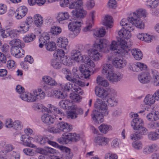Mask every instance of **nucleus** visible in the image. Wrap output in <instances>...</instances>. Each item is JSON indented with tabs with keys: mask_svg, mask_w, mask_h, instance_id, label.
I'll return each instance as SVG.
<instances>
[{
	"mask_svg": "<svg viewBox=\"0 0 159 159\" xmlns=\"http://www.w3.org/2000/svg\"><path fill=\"white\" fill-rule=\"evenodd\" d=\"M148 13L145 9L142 8L139 9L135 11L130 14V17H129V21L131 24L134 25L137 28L140 29H143L145 25L144 23L140 20V18L146 17Z\"/></svg>",
	"mask_w": 159,
	"mask_h": 159,
	"instance_id": "20e7f679",
	"label": "nucleus"
},
{
	"mask_svg": "<svg viewBox=\"0 0 159 159\" xmlns=\"http://www.w3.org/2000/svg\"><path fill=\"white\" fill-rule=\"evenodd\" d=\"M147 119L150 121H156L159 119V112L152 111L147 116Z\"/></svg>",
	"mask_w": 159,
	"mask_h": 159,
	"instance_id": "393cba45",
	"label": "nucleus"
},
{
	"mask_svg": "<svg viewBox=\"0 0 159 159\" xmlns=\"http://www.w3.org/2000/svg\"><path fill=\"white\" fill-rule=\"evenodd\" d=\"M96 108L101 110V112L95 110L92 115V118L94 121L97 123H101L103 121V116L107 115L109 112L107 105L101 99H97L94 104Z\"/></svg>",
	"mask_w": 159,
	"mask_h": 159,
	"instance_id": "7ed1b4c3",
	"label": "nucleus"
},
{
	"mask_svg": "<svg viewBox=\"0 0 159 159\" xmlns=\"http://www.w3.org/2000/svg\"><path fill=\"white\" fill-rule=\"evenodd\" d=\"M34 22L35 25L38 27H41L43 22V18L40 14H36L34 16Z\"/></svg>",
	"mask_w": 159,
	"mask_h": 159,
	"instance_id": "5701e85b",
	"label": "nucleus"
},
{
	"mask_svg": "<svg viewBox=\"0 0 159 159\" xmlns=\"http://www.w3.org/2000/svg\"><path fill=\"white\" fill-rule=\"evenodd\" d=\"M110 8H115L117 6V2L116 0H109L108 4Z\"/></svg>",
	"mask_w": 159,
	"mask_h": 159,
	"instance_id": "338daca9",
	"label": "nucleus"
},
{
	"mask_svg": "<svg viewBox=\"0 0 159 159\" xmlns=\"http://www.w3.org/2000/svg\"><path fill=\"white\" fill-rule=\"evenodd\" d=\"M107 102L111 106H113L116 105L117 101L114 97H112L109 98L107 100Z\"/></svg>",
	"mask_w": 159,
	"mask_h": 159,
	"instance_id": "680f3d73",
	"label": "nucleus"
},
{
	"mask_svg": "<svg viewBox=\"0 0 159 159\" xmlns=\"http://www.w3.org/2000/svg\"><path fill=\"white\" fill-rule=\"evenodd\" d=\"M9 44L12 47L21 48V41L19 39H16L10 41Z\"/></svg>",
	"mask_w": 159,
	"mask_h": 159,
	"instance_id": "79ce46f5",
	"label": "nucleus"
},
{
	"mask_svg": "<svg viewBox=\"0 0 159 159\" xmlns=\"http://www.w3.org/2000/svg\"><path fill=\"white\" fill-rule=\"evenodd\" d=\"M64 54V51L62 49H58L55 53V55L57 58H61L63 56Z\"/></svg>",
	"mask_w": 159,
	"mask_h": 159,
	"instance_id": "0e129e2a",
	"label": "nucleus"
},
{
	"mask_svg": "<svg viewBox=\"0 0 159 159\" xmlns=\"http://www.w3.org/2000/svg\"><path fill=\"white\" fill-rule=\"evenodd\" d=\"M46 48L47 50L50 51H52L56 49V46L55 43L49 42L45 44Z\"/></svg>",
	"mask_w": 159,
	"mask_h": 159,
	"instance_id": "37998d69",
	"label": "nucleus"
},
{
	"mask_svg": "<svg viewBox=\"0 0 159 159\" xmlns=\"http://www.w3.org/2000/svg\"><path fill=\"white\" fill-rule=\"evenodd\" d=\"M53 94V96L57 98L62 99L64 98L65 97L63 92L59 90L54 91Z\"/></svg>",
	"mask_w": 159,
	"mask_h": 159,
	"instance_id": "de8ad7c7",
	"label": "nucleus"
},
{
	"mask_svg": "<svg viewBox=\"0 0 159 159\" xmlns=\"http://www.w3.org/2000/svg\"><path fill=\"white\" fill-rule=\"evenodd\" d=\"M110 126L104 124H102L98 127V129L101 133L105 134L107 133L109 130Z\"/></svg>",
	"mask_w": 159,
	"mask_h": 159,
	"instance_id": "c03bdc74",
	"label": "nucleus"
},
{
	"mask_svg": "<svg viewBox=\"0 0 159 159\" xmlns=\"http://www.w3.org/2000/svg\"><path fill=\"white\" fill-rule=\"evenodd\" d=\"M158 149L156 145L152 144L145 147L143 149V152L146 154H149Z\"/></svg>",
	"mask_w": 159,
	"mask_h": 159,
	"instance_id": "a878e982",
	"label": "nucleus"
},
{
	"mask_svg": "<svg viewBox=\"0 0 159 159\" xmlns=\"http://www.w3.org/2000/svg\"><path fill=\"white\" fill-rule=\"evenodd\" d=\"M50 39L49 37L47 35L41 36H40L39 39V47L42 48L43 45L46 44L47 41L48 40Z\"/></svg>",
	"mask_w": 159,
	"mask_h": 159,
	"instance_id": "ea45409f",
	"label": "nucleus"
},
{
	"mask_svg": "<svg viewBox=\"0 0 159 159\" xmlns=\"http://www.w3.org/2000/svg\"><path fill=\"white\" fill-rule=\"evenodd\" d=\"M109 51L108 42L105 39L97 40L93 44V48L88 50L89 57L95 61L102 59V56L99 52L107 53Z\"/></svg>",
	"mask_w": 159,
	"mask_h": 159,
	"instance_id": "f03ea898",
	"label": "nucleus"
},
{
	"mask_svg": "<svg viewBox=\"0 0 159 159\" xmlns=\"http://www.w3.org/2000/svg\"><path fill=\"white\" fill-rule=\"evenodd\" d=\"M102 73L106 76L114 71L112 66L108 63L104 64L102 65Z\"/></svg>",
	"mask_w": 159,
	"mask_h": 159,
	"instance_id": "aec40b11",
	"label": "nucleus"
},
{
	"mask_svg": "<svg viewBox=\"0 0 159 159\" xmlns=\"http://www.w3.org/2000/svg\"><path fill=\"white\" fill-rule=\"evenodd\" d=\"M103 24L109 28H111L113 26L112 18L111 16L107 15L105 18L103 22Z\"/></svg>",
	"mask_w": 159,
	"mask_h": 159,
	"instance_id": "473e14b6",
	"label": "nucleus"
},
{
	"mask_svg": "<svg viewBox=\"0 0 159 159\" xmlns=\"http://www.w3.org/2000/svg\"><path fill=\"white\" fill-rule=\"evenodd\" d=\"M129 67L130 70L133 71L138 72L145 69L147 66L143 63L137 62L135 64H130Z\"/></svg>",
	"mask_w": 159,
	"mask_h": 159,
	"instance_id": "9b49d317",
	"label": "nucleus"
},
{
	"mask_svg": "<svg viewBox=\"0 0 159 159\" xmlns=\"http://www.w3.org/2000/svg\"><path fill=\"white\" fill-rule=\"evenodd\" d=\"M42 80L45 84L50 85H55L57 84L55 80L49 76H44L42 78Z\"/></svg>",
	"mask_w": 159,
	"mask_h": 159,
	"instance_id": "2f4dec72",
	"label": "nucleus"
},
{
	"mask_svg": "<svg viewBox=\"0 0 159 159\" xmlns=\"http://www.w3.org/2000/svg\"><path fill=\"white\" fill-rule=\"evenodd\" d=\"M36 38V35L33 33H30L25 35L23 38V40L25 43H29L34 40Z\"/></svg>",
	"mask_w": 159,
	"mask_h": 159,
	"instance_id": "e433bc0d",
	"label": "nucleus"
},
{
	"mask_svg": "<svg viewBox=\"0 0 159 159\" xmlns=\"http://www.w3.org/2000/svg\"><path fill=\"white\" fill-rule=\"evenodd\" d=\"M134 27L128 29H121L118 34L120 38L117 41L113 40L110 45V49L116 54L124 55L128 53L129 51V47L132 44L130 40L131 36V32L134 30Z\"/></svg>",
	"mask_w": 159,
	"mask_h": 159,
	"instance_id": "f257e3e1",
	"label": "nucleus"
},
{
	"mask_svg": "<svg viewBox=\"0 0 159 159\" xmlns=\"http://www.w3.org/2000/svg\"><path fill=\"white\" fill-rule=\"evenodd\" d=\"M138 79L141 83L146 84L150 82L151 77L149 73L143 72L139 75Z\"/></svg>",
	"mask_w": 159,
	"mask_h": 159,
	"instance_id": "2eb2a0df",
	"label": "nucleus"
},
{
	"mask_svg": "<svg viewBox=\"0 0 159 159\" xmlns=\"http://www.w3.org/2000/svg\"><path fill=\"white\" fill-rule=\"evenodd\" d=\"M157 130L155 132H151L148 135L149 138L152 140H155L158 139Z\"/></svg>",
	"mask_w": 159,
	"mask_h": 159,
	"instance_id": "4d7b16f0",
	"label": "nucleus"
},
{
	"mask_svg": "<svg viewBox=\"0 0 159 159\" xmlns=\"http://www.w3.org/2000/svg\"><path fill=\"white\" fill-rule=\"evenodd\" d=\"M105 159H117L118 156L115 154L108 153L105 154Z\"/></svg>",
	"mask_w": 159,
	"mask_h": 159,
	"instance_id": "bf43d9fd",
	"label": "nucleus"
},
{
	"mask_svg": "<svg viewBox=\"0 0 159 159\" xmlns=\"http://www.w3.org/2000/svg\"><path fill=\"white\" fill-rule=\"evenodd\" d=\"M32 137H28L25 135H22L21 137V141L22 143L25 146L29 147L34 148L35 146L31 143L30 139H32Z\"/></svg>",
	"mask_w": 159,
	"mask_h": 159,
	"instance_id": "b1692460",
	"label": "nucleus"
},
{
	"mask_svg": "<svg viewBox=\"0 0 159 159\" xmlns=\"http://www.w3.org/2000/svg\"><path fill=\"white\" fill-rule=\"evenodd\" d=\"M121 25L123 26L122 29H128L131 27H134L132 24H131V21H129V17L127 20L125 19H123L120 22Z\"/></svg>",
	"mask_w": 159,
	"mask_h": 159,
	"instance_id": "7c9ffc66",
	"label": "nucleus"
},
{
	"mask_svg": "<svg viewBox=\"0 0 159 159\" xmlns=\"http://www.w3.org/2000/svg\"><path fill=\"white\" fill-rule=\"evenodd\" d=\"M20 28L21 30V31L23 33H25L28 31L29 29V26L26 24H22L20 26Z\"/></svg>",
	"mask_w": 159,
	"mask_h": 159,
	"instance_id": "e2e57ef3",
	"label": "nucleus"
},
{
	"mask_svg": "<svg viewBox=\"0 0 159 159\" xmlns=\"http://www.w3.org/2000/svg\"><path fill=\"white\" fill-rule=\"evenodd\" d=\"M153 83L155 85L159 86V75H153Z\"/></svg>",
	"mask_w": 159,
	"mask_h": 159,
	"instance_id": "774afa93",
	"label": "nucleus"
},
{
	"mask_svg": "<svg viewBox=\"0 0 159 159\" xmlns=\"http://www.w3.org/2000/svg\"><path fill=\"white\" fill-rule=\"evenodd\" d=\"M7 67L9 69H13L16 66V62L13 60H9L7 62Z\"/></svg>",
	"mask_w": 159,
	"mask_h": 159,
	"instance_id": "3c124183",
	"label": "nucleus"
},
{
	"mask_svg": "<svg viewBox=\"0 0 159 159\" xmlns=\"http://www.w3.org/2000/svg\"><path fill=\"white\" fill-rule=\"evenodd\" d=\"M112 64L116 67L120 69L126 66V61L123 58L116 57L113 60Z\"/></svg>",
	"mask_w": 159,
	"mask_h": 159,
	"instance_id": "f8f14e48",
	"label": "nucleus"
},
{
	"mask_svg": "<svg viewBox=\"0 0 159 159\" xmlns=\"http://www.w3.org/2000/svg\"><path fill=\"white\" fill-rule=\"evenodd\" d=\"M66 78V79L69 81H71L72 83L74 82H77V84L81 86H85V84L84 82H82L81 81L75 79L70 77L68 75H67Z\"/></svg>",
	"mask_w": 159,
	"mask_h": 159,
	"instance_id": "a19ab883",
	"label": "nucleus"
},
{
	"mask_svg": "<svg viewBox=\"0 0 159 159\" xmlns=\"http://www.w3.org/2000/svg\"><path fill=\"white\" fill-rule=\"evenodd\" d=\"M51 65L55 69H60L63 65L61 58H59L53 59L51 61Z\"/></svg>",
	"mask_w": 159,
	"mask_h": 159,
	"instance_id": "c85d7f7f",
	"label": "nucleus"
},
{
	"mask_svg": "<svg viewBox=\"0 0 159 159\" xmlns=\"http://www.w3.org/2000/svg\"><path fill=\"white\" fill-rule=\"evenodd\" d=\"M106 31L104 29H99L95 30L93 32L94 35L98 37H102L105 34Z\"/></svg>",
	"mask_w": 159,
	"mask_h": 159,
	"instance_id": "4c0bfd02",
	"label": "nucleus"
},
{
	"mask_svg": "<svg viewBox=\"0 0 159 159\" xmlns=\"http://www.w3.org/2000/svg\"><path fill=\"white\" fill-rule=\"evenodd\" d=\"M28 11V8L25 6L19 7L15 12L16 17L18 19H20L25 16Z\"/></svg>",
	"mask_w": 159,
	"mask_h": 159,
	"instance_id": "9d476101",
	"label": "nucleus"
},
{
	"mask_svg": "<svg viewBox=\"0 0 159 159\" xmlns=\"http://www.w3.org/2000/svg\"><path fill=\"white\" fill-rule=\"evenodd\" d=\"M71 134L70 133L66 134H63L62 135V138L63 139V141L65 143H67L69 142L72 140V138H71Z\"/></svg>",
	"mask_w": 159,
	"mask_h": 159,
	"instance_id": "603ef678",
	"label": "nucleus"
},
{
	"mask_svg": "<svg viewBox=\"0 0 159 159\" xmlns=\"http://www.w3.org/2000/svg\"><path fill=\"white\" fill-rule=\"evenodd\" d=\"M74 104L72 102H70L68 100H62L59 102V105L61 108L63 109H68L71 108V109L73 110V109L76 108L75 106H73Z\"/></svg>",
	"mask_w": 159,
	"mask_h": 159,
	"instance_id": "dca6fc26",
	"label": "nucleus"
},
{
	"mask_svg": "<svg viewBox=\"0 0 159 159\" xmlns=\"http://www.w3.org/2000/svg\"><path fill=\"white\" fill-rule=\"evenodd\" d=\"M78 84H77V82H74L71 84V91L74 92H78L79 90H81V89L79 87Z\"/></svg>",
	"mask_w": 159,
	"mask_h": 159,
	"instance_id": "5fc2aeb1",
	"label": "nucleus"
},
{
	"mask_svg": "<svg viewBox=\"0 0 159 159\" xmlns=\"http://www.w3.org/2000/svg\"><path fill=\"white\" fill-rule=\"evenodd\" d=\"M131 53L134 58L136 60H140L143 58L142 52L139 49H133L131 51Z\"/></svg>",
	"mask_w": 159,
	"mask_h": 159,
	"instance_id": "cd10ccee",
	"label": "nucleus"
},
{
	"mask_svg": "<svg viewBox=\"0 0 159 159\" xmlns=\"http://www.w3.org/2000/svg\"><path fill=\"white\" fill-rule=\"evenodd\" d=\"M96 80L98 84L102 86L107 87L109 85V84L108 81L100 76H98Z\"/></svg>",
	"mask_w": 159,
	"mask_h": 159,
	"instance_id": "f704fd0d",
	"label": "nucleus"
},
{
	"mask_svg": "<svg viewBox=\"0 0 159 159\" xmlns=\"http://www.w3.org/2000/svg\"><path fill=\"white\" fill-rule=\"evenodd\" d=\"M40 144L42 145H43L47 143L55 147H58V145L56 143L50 141L47 138H42L41 140L39 141Z\"/></svg>",
	"mask_w": 159,
	"mask_h": 159,
	"instance_id": "72a5a7b5",
	"label": "nucleus"
},
{
	"mask_svg": "<svg viewBox=\"0 0 159 159\" xmlns=\"http://www.w3.org/2000/svg\"><path fill=\"white\" fill-rule=\"evenodd\" d=\"M152 40V36L148 34H144L143 41L148 43L151 42Z\"/></svg>",
	"mask_w": 159,
	"mask_h": 159,
	"instance_id": "052dcab7",
	"label": "nucleus"
},
{
	"mask_svg": "<svg viewBox=\"0 0 159 159\" xmlns=\"http://www.w3.org/2000/svg\"><path fill=\"white\" fill-rule=\"evenodd\" d=\"M106 76L107 79L112 82H117L121 79L120 76L114 73V71Z\"/></svg>",
	"mask_w": 159,
	"mask_h": 159,
	"instance_id": "bb28decb",
	"label": "nucleus"
},
{
	"mask_svg": "<svg viewBox=\"0 0 159 159\" xmlns=\"http://www.w3.org/2000/svg\"><path fill=\"white\" fill-rule=\"evenodd\" d=\"M9 46L7 44H4L1 48L2 52L4 54H7L9 52Z\"/></svg>",
	"mask_w": 159,
	"mask_h": 159,
	"instance_id": "69168bd1",
	"label": "nucleus"
},
{
	"mask_svg": "<svg viewBox=\"0 0 159 159\" xmlns=\"http://www.w3.org/2000/svg\"><path fill=\"white\" fill-rule=\"evenodd\" d=\"M72 13L75 18H81L84 17L87 14L86 11L81 8L73 11Z\"/></svg>",
	"mask_w": 159,
	"mask_h": 159,
	"instance_id": "412c9836",
	"label": "nucleus"
},
{
	"mask_svg": "<svg viewBox=\"0 0 159 159\" xmlns=\"http://www.w3.org/2000/svg\"><path fill=\"white\" fill-rule=\"evenodd\" d=\"M45 93L41 89H34L31 93L25 92L21 95V98L25 101L33 102L43 99Z\"/></svg>",
	"mask_w": 159,
	"mask_h": 159,
	"instance_id": "39448f33",
	"label": "nucleus"
},
{
	"mask_svg": "<svg viewBox=\"0 0 159 159\" xmlns=\"http://www.w3.org/2000/svg\"><path fill=\"white\" fill-rule=\"evenodd\" d=\"M85 56L82 55L81 52L77 50H73L70 53L71 59L77 62L82 63Z\"/></svg>",
	"mask_w": 159,
	"mask_h": 159,
	"instance_id": "6e6552de",
	"label": "nucleus"
},
{
	"mask_svg": "<svg viewBox=\"0 0 159 159\" xmlns=\"http://www.w3.org/2000/svg\"><path fill=\"white\" fill-rule=\"evenodd\" d=\"M70 111L68 112L67 115V118L70 119H75L77 117V114L75 110H72L71 108L68 109Z\"/></svg>",
	"mask_w": 159,
	"mask_h": 159,
	"instance_id": "8fccbe9b",
	"label": "nucleus"
},
{
	"mask_svg": "<svg viewBox=\"0 0 159 159\" xmlns=\"http://www.w3.org/2000/svg\"><path fill=\"white\" fill-rule=\"evenodd\" d=\"M80 70L84 76V78H87L90 76V72L85 66L82 65L80 67Z\"/></svg>",
	"mask_w": 159,
	"mask_h": 159,
	"instance_id": "c9c22d12",
	"label": "nucleus"
},
{
	"mask_svg": "<svg viewBox=\"0 0 159 159\" xmlns=\"http://www.w3.org/2000/svg\"><path fill=\"white\" fill-rule=\"evenodd\" d=\"M70 98L72 102H79L81 99V97L79 95L74 93H70Z\"/></svg>",
	"mask_w": 159,
	"mask_h": 159,
	"instance_id": "a18cd8bd",
	"label": "nucleus"
},
{
	"mask_svg": "<svg viewBox=\"0 0 159 159\" xmlns=\"http://www.w3.org/2000/svg\"><path fill=\"white\" fill-rule=\"evenodd\" d=\"M155 99L153 96L151 94H148L145 98L144 102L146 105H151L155 102Z\"/></svg>",
	"mask_w": 159,
	"mask_h": 159,
	"instance_id": "c756f323",
	"label": "nucleus"
},
{
	"mask_svg": "<svg viewBox=\"0 0 159 159\" xmlns=\"http://www.w3.org/2000/svg\"><path fill=\"white\" fill-rule=\"evenodd\" d=\"M51 33L52 34H58L61 32V29L60 27L53 26L50 30Z\"/></svg>",
	"mask_w": 159,
	"mask_h": 159,
	"instance_id": "6e6d98bb",
	"label": "nucleus"
},
{
	"mask_svg": "<svg viewBox=\"0 0 159 159\" xmlns=\"http://www.w3.org/2000/svg\"><path fill=\"white\" fill-rule=\"evenodd\" d=\"M109 141L108 138L101 136L97 137L95 139V143L99 145H106L108 143Z\"/></svg>",
	"mask_w": 159,
	"mask_h": 159,
	"instance_id": "6ab92c4d",
	"label": "nucleus"
},
{
	"mask_svg": "<svg viewBox=\"0 0 159 159\" xmlns=\"http://www.w3.org/2000/svg\"><path fill=\"white\" fill-rule=\"evenodd\" d=\"M49 109L47 113L43 114L41 117L42 121L48 125L53 124L55 120V116L58 114L63 115V113L59 110H57L55 106L51 105H49Z\"/></svg>",
	"mask_w": 159,
	"mask_h": 159,
	"instance_id": "423d86ee",
	"label": "nucleus"
},
{
	"mask_svg": "<svg viewBox=\"0 0 159 159\" xmlns=\"http://www.w3.org/2000/svg\"><path fill=\"white\" fill-rule=\"evenodd\" d=\"M82 23L78 20L69 23L68 25L69 29L73 32L75 34H77L80 33V27L81 26Z\"/></svg>",
	"mask_w": 159,
	"mask_h": 159,
	"instance_id": "1a4fd4ad",
	"label": "nucleus"
},
{
	"mask_svg": "<svg viewBox=\"0 0 159 159\" xmlns=\"http://www.w3.org/2000/svg\"><path fill=\"white\" fill-rule=\"evenodd\" d=\"M96 94L99 97L102 98H106L108 95V92L103 88L96 86L95 90Z\"/></svg>",
	"mask_w": 159,
	"mask_h": 159,
	"instance_id": "f3484780",
	"label": "nucleus"
},
{
	"mask_svg": "<svg viewBox=\"0 0 159 159\" xmlns=\"http://www.w3.org/2000/svg\"><path fill=\"white\" fill-rule=\"evenodd\" d=\"M133 147L135 149L139 150L142 148L143 144L140 141H134L132 143Z\"/></svg>",
	"mask_w": 159,
	"mask_h": 159,
	"instance_id": "864d4df0",
	"label": "nucleus"
},
{
	"mask_svg": "<svg viewBox=\"0 0 159 159\" xmlns=\"http://www.w3.org/2000/svg\"><path fill=\"white\" fill-rule=\"evenodd\" d=\"M85 59H83V61L82 62L84 63L85 65V66L88 67H94L95 66V65L93 61L90 59L88 57H86L85 56Z\"/></svg>",
	"mask_w": 159,
	"mask_h": 159,
	"instance_id": "58836bf2",
	"label": "nucleus"
},
{
	"mask_svg": "<svg viewBox=\"0 0 159 159\" xmlns=\"http://www.w3.org/2000/svg\"><path fill=\"white\" fill-rule=\"evenodd\" d=\"M70 15L66 11L60 12L57 15L56 18L58 22L60 23H62L63 21L69 19Z\"/></svg>",
	"mask_w": 159,
	"mask_h": 159,
	"instance_id": "a211bd4d",
	"label": "nucleus"
},
{
	"mask_svg": "<svg viewBox=\"0 0 159 159\" xmlns=\"http://www.w3.org/2000/svg\"><path fill=\"white\" fill-rule=\"evenodd\" d=\"M157 0H148L147 2V5L152 8H155L158 5Z\"/></svg>",
	"mask_w": 159,
	"mask_h": 159,
	"instance_id": "49530a36",
	"label": "nucleus"
},
{
	"mask_svg": "<svg viewBox=\"0 0 159 159\" xmlns=\"http://www.w3.org/2000/svg\"><path fill=\"white\" fill-rule=\"evenodd\" d=\"M67 39L65 37H60L57 41V45L58 47L64 49H66L68 44Z\"/></svg>",
	"mask_w": 159,
	"mask_h": 159,
	"instance_id": "4be33fe9",
	"label": "nucleus"
},
{
	"mask_svg": "<svg viewBox=\"0 0 159 159\" xmlns=\"http://www.w3.org/2000/svg\"><path fill=\"white\" fill-rule=\"evenodd\" d=\"M72 129V126L64 122H61L57 124L56 128H51L50 129L51 132L54 133H57L61 132H67Z\"/></svg>",
	"mask_w": 159,
	"mask_h": 159,
	"instance_id": "0eeeda50",
	"label": "nucleus"
},
{
	"mask_svg": "<svg viewBox=\"0 0 159 159\" xmlns=\"http://www.w3.org/2000/svg\"><path fill=\"white\" fill-rule=\"evenodd\" d=\"M9 36L11 38L16 37L19 33V31L16 30H11L9 29Z\"/></svg>",
	"mask_w": 159,
	"mask_h": 159,
	"instance_id": "13d9d810",
	"label": "nucleus"
},
{
	"mask_svg": "<svg viewBox=\"0 0 159 159\" xmlns=\"http://www.w3.org/2000/svg\"><path fill=\"white\" fill-rule=\"evenodd\" d=\"M131 116L134 117L131 125L133 127L134 130H135L137 127L143 125V122L141 119L137 117L138 115L137 114H132Z\"/></svg>",
	"mask_w": 159,
	"mask_h": 159,
	"instance_id": "ddd939ff",
	"label": "nucleus"
},
{
	"mask_svg": "<svg viewBox=\"0 0 159 159\" xmlns=\"http://www.w3.org/2000/svg\"><path fill=\"white\" fill-rule=\"evenodd\" d=\"M11 54L16 58L23 57L24 55L25 52L21 48L12 47L11 50Z\"/></svg>",
	"mask_w": 159,
	"mask_h": 159,
	"instance_id": "4468645a",
	"label": "nucleus"
},
{
	"mask_svg": "<svg viewBox=\"0 0 159 159\" xmlns=\"http://www.w3.org/2000/svg\"><path fill=\"white\" fill-rule=\"evenodd\" d=\"M137 131L136 132L137 133H139L141 134H145L148 132V130L145 127L142 125L137 128L136 130Z\"/></svg>",
	"mask_w": 159,
	"mask_h": 159,
	"instance_id": "09e8293b",
	"label": "nucleus"
}]
</instances>
